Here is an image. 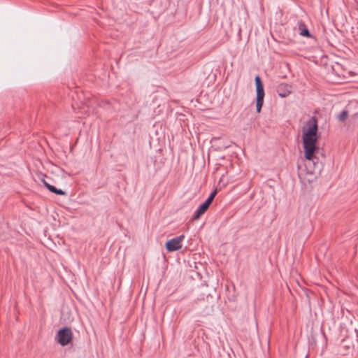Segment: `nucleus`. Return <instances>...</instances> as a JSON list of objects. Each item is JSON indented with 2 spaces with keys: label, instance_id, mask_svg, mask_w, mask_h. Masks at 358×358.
Instances as JSON below:
<instances>
[{
  "label": "nucleus",
  "instance_id": "7",
  "mask_svg": "<svg viewBox=\"0 0 358 358\" xmlns=\"http://www.w3.org/2000/svg\"><path fill=\"white\" fill-rule=\"evenodd\" d=\"M297 26H298V30H299V34L301 36L306 37L308 38H313V36L310 34V31L308 30L306 24L305 22L302 20H299L297 22Z\"/></svg>",
  "mask_w": 358,
  "mask_h": 358
},
{
  "label": "nucleus",
  "instance_id": "3",
  "mask_svg": "<svg viewBox=\"0 0 358 358\" xmlns=\"http://www.w3.org/2000/svg\"><path fill=\"white\" fill-rule=\"evenodd\" d=\"M255 83L256 87V111L257 113H259L264 104L265 92L264 85L259 76L257 75L255 76Z\"/></svg>",
  "mask_w": 358,
  "mask_h": 358
},
{
  "label": "nucleus",
  "instance_id": "4",
  "mask_svg": "<svg viewBox=\"0 0 358 358\" xmlns=\"http://www.w3.org/2000/svg\"><path fill=\"white\" fill-rule=\"evenodd\" d=\"M55 338L62 346L67 345L73 338V332L71 328L64 327L60 329L57 331Z\"/></svg>",
  "mask_w": 358,
  "mask_h": 358
},
{
  "label": "nucleus",
  "instance_id": "13",
  "mask_svg": "<svg viewBox=\"0 0 358 358\" xmlns=\"http://www.w3.org/2000/svg\"><path fill=\"white\" fill-rule=\"evenodd\" d=\"M200 307H203V306H205L206 308H207V306H206V302L204 300H200L199 302V304H198Z\"/></svg>",
  "mask_w": 358,
  "mask_h": 358
},
{
  "label": "nucleus",
  "instance_id": "5",
  "mask_svg": "<svg viewBox=\"0 0 358 358\" xmlns=\"http://www.w3.org/2000/svg\"><path fill=\"white\" fill-rule=\"evenodd\" d=\"M184 238L185 235L182 234L167 241L165 244L166 250L169 252L180 250L182 248V241L184 240Z\"/></svg>",
  "mask_w": 358,
  "mask_h": 358
},
{
  "label": "nucleus",
  "instance_id": "14",
  "mask_svg": "<svg viewBox=\"0 0 358 358\" xmlns=\"http://www.w3.org/2000/svg\"><path fill=\"white\" fill-rule=\"evenodd\" d=\"M215 194H216V192L214 191V192L210 193V194L208 196V198L210 199L211 200H213Z\"/></svg>",
  "mask_w": 358,
  "mask_h": 358
},
{
  "label": "nucleus",
  "instance_id": "6",
  "mask_svg": "<svg viewBox=\"0 0 358 358\" xmlns=\"http://www.w3.org/2000/svg\"><path fill=\"white\" fill-rule=\"evenodd\" d=\"M277 93L279 96L284 98L292 92V86L287 83H280L277 87Z\"/></svg>",
  "mask_w": 358,
  "mask_h": 358
},
{
  "label": "nucleus",
  "instance_id": "10",
  "mask_svg": "<svg viewBox=\"0 0 358 358\" xmlns=\"http://www.w3.org/2000/svg\"><path fill=\"white\" fill-rule=\"evenodd\" d=\"M348 117V111L347 110H343L341 113L338 115V119L340 121H345Z\"/></svg>",
  "mask_w": 358,
  "mask_h": 358
},
{
  "label": "nucleus",
  "instance_id": "1",
  "mask_svg": "<svg viewBox=\"0 0 358 358\" xmlns=\"http://www.w3.org/2000/svg\"><path fill=\"white\" fill-rule=\"evenodd\" d=\"M303 148L305 158L304 165L307 173L311 175L320 173L323 169V164L320 156L324 159V155L317 145V142L303 143Z\"/></svg>",
  "mask_w": 358,
  "mask_h": 358
},
{
  "label": "nucleus",
  "instance_id": "2",
  "mask_svg": "<svg viewBox=\"0 0 358 358\" xmlns=\"http://www.w3.org/2000/svg\"><path fill=\"white\" fill-rule=\"evenodd\" d=\"M307 129L302 134L303 143L317 142V120L316 117H311L306 122Z\"/></svg>",
  "mask_w": 358,
  "mask_h": 358
},
{
  "label": "nucleus",
  "instance_id": "11",
  "mask_svg": "<svg viewBox=\"0 0 358 358\" xmlns=\"http://www.w3.org/2000/svg\"><path fill=\"white\" fill-rule=\"evenodd\" d=\"M213 200H211L210 199H209L208 197L206 199V201L204 202H203L202 203L203 205H205L208 208H209L210 205L211 204Z\"/></svg>",
  "mask_w": 358,
  "mask_h": 358
},
{
  "label": "nucleus",
  "instance_id": "12",
  "mask_svg": "<svg viewBox=\"0 0 358 358\" xmlns=\"http://www.w3.org/2000/svg\"><path fill=\"white\" fill-rule=\"evenodd\" d=\"M199 314H200L201 315H209L210 312L206 310V309H203L201 311H199Z\"/></svg>",
  "mask_w": 358,
  "mask_h": 358
},
{
  "label": "nucleus",
  "instance_id": "8",
  "mask_svg": "<svg viewBox=\"0 0 358 358\" xmlns=\"http://www.w3.org/2000/svg\"><path fill=\"white\" fill-rule=\"evenodd\" d=\"M41 182L43 185L52 193H54L57 195H66V192L62 189H57L55 186L49 184L45 179L42 178Z\"/></svg>",
  "mask_w": 358,
  "mask_h": 358
},
{
  "label": "nucleus",
  "instance_id": "9",
  "mask_svg": "<svg viewBox=\"0 0 358 358\" xmlns=\"http://www.w3.org/2000/svg\"><path fill=\"white\" fill-rule=\"evenodd\" d=\"M208 210V208L203 205V203H201L199 207L195 210L192 220H198L199 217Z\"/></svg>",
  "mask_w": 358,
  "mask_h": 358
}]
</instances>
